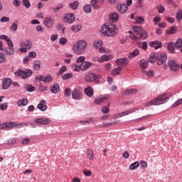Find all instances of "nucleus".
Wrapping results in <instances>:
<instances>
[{
	"label": "nucleus",
	"instance_id": "nucleus-1",
	"mask_svg": "<svg viewBox=\"0 0 182 182\" xmlns=\"http://www.w3.org/2000/svg\"><path fill=\"white\" fill-rule=\"evenodd\" d=\"M100 32L105 36H116L117 33V27L112 23H105L102 26Z\"/></svg>",
	"mask_w": 182,
	"mask_h": 182
},
{
	"label": "nucleus",
	"instance_id": "nucleus-2",
	"mask_svg": "<svg viewBox=\"0 0 182 182\" xmlns=\"http://www.w3.org/2000/svg\"><path fill=\"white\" fill-rule=\"evenodd\" d=\"M87 49V42L85 40H80L73 47V50L76 55H82Z\"/></svg>",
	"mask_w": 182,
	"mask_h": 182
},
{
	"label": "nucleus",
	"instance_id": "nucleus-3",
	"mask_svg": "<svg viewBox=\"0 0 182 182\" xmlns=\"http://www.w3.org/2000/svg\"><path fill=\"white\" fill-rule=\"evenodd\" d=\"M168 100V97H167L166 94H162L154 100L146 102L145 107H149V106H159L160 105H164V103H166Z\"/></svg>",
	"mask_w": 182,
	"mask_h": 182
},
{
	"label": "nucleus",
	"instance_id": "nucleus-4",
	"mask_svg": "<svg viewBox=\"0 0 182 182\" xmlns=\"http://www.w3.org/2000/svg\"><path fill=\"white\" fill-rule=\"evenodd\" d=\"M32 40L31 39H26L24 41H21L20 43V52H22L23 53H26L28 50H30V49L32 48Z\"/></svg>",
	"mask_w": 182,
	"mask_h": 182
},
{
	"label": "nucleus",
	"instance_id": "nucleus-5",
	"mask_svg": "<svg viewBox=\"0 0 182 182\" xmlns=\"http://www.w3.org/2000/svg\"><path fill=\"white\" fill-rule=\"evenodd\" d=\"M133 32L139 35L140 39L144 40L147 39V31L143 28L141 26H134Z\"/></svg>",
	"mask_w": 182,
	"mask_h": 182
},
{
	"label": "nucleus",
	"instance_id": "nucleus-6",
	"mask_svg": "<svg viewBox=\"0 0 182 182\" xmlns=\"http://www.w3.org/2000/svg\"><path fill=\"white\" fill-rule=\"evenodd\" d=\"M15 75L17 76H20L22 79H27L32 75V70H18L17 73H15Z\"/></svg>",
	"mask_w": 182,
	"mask_h": 182
},
{
	"label": "nucleus",
	"instance_id": "nucleus-7",
	"mask_svg": "<svg viewBox=\"0 0 182 182\" xmlns=\"http://www.w3.org/2000/svg\"><path fill=\"white\" fill-rule=\"evenodd\" d=\"M101 78H102V76L97 75L92 73H87L85 77V80H86V82H93L94 80H96V79H101Z\"/></svg>",
	"mask_w": 182,
	"mask_h": 182
},
{
	"label": "nucleus",
	"instance_id": "nucleus-8",
	"mask_svg": "<svg viewBox=\"0 0 182 182\" xmlns=\"http://www.w3.org/2000/svg\"><path fill=\"white\" fill-rule=\"evenodd\" d=\"M156 60H158L157 65H163L167 60V55L164 53H156Z\"/></svg>",
	"mask_w": 182,
	"mask_h": 182
},
{
	"label": "nucleus",
	"instance_id": "nucleus-9",
	"mask_svg": "<svg viewBox=\"0 0 182 182\" xmlns=\"http://www.w3.org/2000/svg\"><path fill=\"white\" fill-rule=\"evenodd\" d=\"M34 123L36 124H50V119L46 117L38 118L34 120Z\"/></svg>",
	"mask_w": 182,
	"mask_h": 182
},
{
	"label": "nucleus",
	"instance_id": "nucleus-10",
	"mask_svg": "<svg viewBox=\"0 0 182 182\" xmlns=\"http://www.w3.org/2000/svg\"><path fill=\"white\" fill-rule=\"evenodd\" d=\"M168 68L173 72H177L180 69V65L173 60H170L168 62Z\"/></svg>",
	"mask_w": 182,
	"mask_h": 182
},
{
	"label": "nucleus",
	"instance_id": "nucleus-11",
	"mask_svg": "<svg viewBox=\"0 0 182 182\" xmlns=\"http://www.w3.org/2000/svg\"><path fill=\"white\" fill-rule=\"evenodd\" d=\"M64 22L66 23H73L75 22V14H66L63 19Z\"/></svg>",
	"mask_w": 182,
	"mask_h": 182
},
{
	"label": "nucleus",
	"instance_id": "nucleus-12",
	"mask_svg": "<svg viewBox=\"0 0 182 182\" xmlns=\"http://www.w3.org/2000/svg\"><path fill=\"white\" fill-rule=\"evenodd\" d=\"M109 99V95H105L104 96H100L98 97H96L94 100V102L95 105H100V103H103V102H105V100H107Z\"/></svg>",
	"mask_w": 182,
	"mask_h": 182
},
{
	"label": "nucleus",
	"instance_id": "nucleus-13",
	"mask_svg": "<svg viewBox=\"0 0 182 182\" xmlns=\"http://www.w3.org/2000/svg\"><path fill=\"white\" fill-rule=\"evenodd\" d=\"M116 63L117 66H122V68H124V66L129 63V59L127 58H119L116 60Z\"/></svg>",
	"mask_w": 182,
	"mask_h": 182
},
{
	"label": "nucleus",
	"instance_id": "nucleus-14",
	"mask_svg": "<svg viewBox=\"0 0 182 182\" xmlns=\"http://www.w3.org/2000/svg\"><path fill=\"white\" fill-rule=\"evenodd\" d=\"M11 85H12V80L10 78H6L2 82V89L4 90H6Z\"/></svg>",
	"mask_w": 182,
	"mask_h": 182
},
{
	"label": "nucleus",
	"instance_id": "nucleus-15",
	"mask_svg": "<svg viewBox=\"0 0 182 182\" xmlns=\"http://www.w3.org/2000/svg\"><path fill=\"white\" fill-rule=\"evenodd\" d=\"M139 66L141 68L142 73H146V69H147V67L149 66V61L146 60H141L139 62Z\"/></svg>",
	"mask_w": 182,
	"mask_h": 182
},
{
	"label": "nucleus",
	"instance_id": "nucleus-16",
	"mask_svg": "<svg viewBox=\"0 0 182 182\" xmlns=\"http://www.w3.org/2000/svg\"><path fill=\"white\" fill-rule=\"evenodd\" d=\"M72 97L75 100H80V99H82V93L79 92V90L74 89L72 91Z\"/></svg>",
	"mask_w": 182,
	"mask_h": 182
},
{
	"label": "nucleus",
	"instance_id": "nucleus-17",
	"mask_svg": "<svg viewBox=\"0 0 182 182\" xmlns=\"http://www.w3.org/2000/svg\"><path fill=\"white\" fill-rule=\"evenodd\" d=\"M37 108L41 112H45L48 109V105H46V101L41 100L39 104L37 105Z\"/></svg>",
	"mask_w": 182,
	"mask_h": 182
},
{
	"label": "nucleus",
	"instance_id": "nucleus-18",
	"mask_svg": "<svg viewBox=\"0 0 182 182\" xmlns=\"http://www.w3.org/2000/svg\"><path fill=\"white\" fill-rule=\"evenodd\" d=\"M38 80L41 82H45L46 83H50V82L53 80V77H52V75L40 76Z\"/></svg>",
	"mask_w": 182,
	"mask_h": 182
},
{
	"label": "nucleus",
	"instance_id": "nucleus-19",
	"mask_svg": "<svg viewBox=\"0 0 182 182\" xmlns=\"http://www.w3.org/2000/svg\"><path fill=\"white\" fill-rule=\"evenodd\" d=\"M84 92L88 97H93V95L95 92L93 91V87L90 86H87L86 88H85Z\"/></svg>",
	"mask_w": 182,
	"mask_h": 182
},
{
	"label": "nucleus",
	"instance_id": "nucleus-20",
	"mask_svg": "<svg viewBox=\"0 0 182 182\" xmlns=\"http://www.w3.org/2000/svg\"><path fill=\"white\" fill-rule=\"evenodd\" d=\"M117 9L120 14H126L127 12L129 7H127V4H121L117 6Z\"/></svg>",
	"mask_w": 182,
	"mask_h": 182
},
{
	"label": "nucleus",
	"instance_id": "nucleus-21",
	"mask_svg": "<svg viewBox=\"0 0 182 182\" xmlns=\"http://www.w3.org/2000/svg\"><path fill=\"white\" fill-rule=\"evenodd\" d=\"M50 90L51 93H54V95H56V93H58L59 90H60V87H59V84L55 83L53 86H52L50 88Z\"/></svg>",
	"mask_w": 182,
	"mask_h": 182
},
{
	"label": "nucleus",
	"instance_id": "nucleus-22",
	"mask_svg": "<svg viewBox=\"0 0 182 182\" xmlns=\"http://www.w3.org/2000/svg\"><path fill=\"white\" fill-rule=\"evenodd\" d=\"M44 25L46 28H51L53 26V20L50 18H46L44 19Z\"/></svg>",
	"mask_w": 182,
	"mask_h": 182
},
{
	"label": "nucleus",
	"instance_id": "nucleus-23",
	"mask_svg": "<svg viewBox=\"0 0 182 182\" xmlns=\"http://www.w3.org/2000/svg\"><path fill=\"white\" fill-rule=\"evenodd\" d=\"M149 46L151 48H154V49H159V48H161V42H160V41H152L149 43Z\"/></svg>",
	"mask_w": 182,
	"mask_h": 182
},
{
	"label": "nucleus",
	"instance_id": "nucleus-24",
	"mask_svg": "<svg viewBox=\"0 0 182 182\" xmlns=\"http://www.w3.org/2000/svg\"><path fill=\"white\" fill-rule=\"evenodd\" d=\"M4 53H6V55H9L11 56L14 55V53H15V49L14 48V47H8L5 48Z\"/></svg>",
	"mask_w": 182,
	"mask_h": 182
},
{
	"label": "nucleus",
	"instance_id": "nucleus-25",
	"mask_svg": "<svg viewBox=\"0 0 182 182\" xmlns=\"http://www.w3.org/2000/svg\"><path fill=\"white\" fill-rule=\"evenodd\" d=\"M87 157L89 160H93V159H95V153L92 149H87Z\"/></svg>",
	"mask_w": 182,
	"mask_h": 182
},
{
	"label": "nucleus",
	"instance_id": "nucleus-26",
	"mask_svg": "<svg viewBox=\"0 0 182 182\" xmlns=\"http://www.w3.org/2000/svg\"><path fill=\"white\" fill-rule=\"evenodd\" d=\"M100 46H103V41L102 40H97L94 41L93 48L95 49H99Z\"/></svg>",
	"mask_w": 182,
	"mask_h": 182
},
{
	"label": "nucleus",
	"instance_id": "nucleus-27",
	"mask_svg": "<svg viewBox=\"0 0 182 182\" xmlns=\"http://www.w3.org/2000/svg\"><path fill=\"white\" fill-rule=\"evenodd\" d=\"M157 53H154L152 54H151L150 57L148 59V61L150 63H154L156 62V60H157Z\"/></svg>",
	"mask_w": 182,
	"mask_h": 182
},
{
	"label": "nucleus",
	"instance_id": "nucleus-28",
	"mask_svg": "<svg viewBox=\"0 0 182 182\" xmlns=\"http://www.w3.org/2000/svg\"><path fill=\"white\" fill-rule=\"evenodd\" d=\"M92 65V63L85 61L82 63L81 65V69L82 70H87V69H89V68H90V65Z\"/></svg>",
	"mask_w": 182,
	"mask_h": 182
},
{
	"label": "nucleus",
	"instance_id": "nucleus-29",
	"mask_svg": "<svg viewBox=\"0 0 182 182\" xmlns=\"http://www.w3.org/2000/svg\"><path fill=\"white\" fill-rule=\"evenodd\" d=\"M134 93H137V89H129L122 92V95H134Z\"/></svg>",
	"mask_w": 182,
	"mask_h": 182
},
{
	"label": "nucleus",
	"instance_id": "nucleus-30",
	"mask_svg": "<svg viewBox=\"0 0 182 182\" xmlns=\"http://www.w3.org/2000/svg\"><path fill=\"white\" fill-rule=\"evenodd\" d=\"M138 47L141 49H144V50H147V43L146 41L139 42L137 41Z\"/></svg>",
	"mask_w": 182,
	"mask_h": 182
},
{
	"label": "nucleus",
	"instance_id": "nucleus-31",
	"mask_svg": "<svg viewBox=\"0 0 182 182\" xmlns=\"http://www.w3.org/2000/svg\"><path fill=\"white\" fill-rule=\"evenodd\" d=\"M122 72V67H117V68H114L112 70L111 73L112 75H114V76H115V75H120V73Z\"/></svg>",
	"mask_w": 182,
	"mask_h": 182
},
{
	"label": "nucleus",
	"instance_id": "nucleus-32",
	"mask_svg": "<svg viewBox=\"0 0 182 182\" xmlns=\"http://www.w3.org/2000/svg\"><path fill=\"white\" fill-rule=\"evenodd\" d=\"M140 166L139 161H135L134 163L132 164L129 166V170H136L139 168V166Z\"/></svg>",
	"mask_w": 182,
	"mask_h": 182
},
{
	"label": "nucleus",
	"instance_id": "nucleus-33",
	"mask_svg": "<svg viewBox=\"0 0 182 182\" xmlns=\"http://www.w3.org/2000/svg\"><path fill=\"white\" fill-rule=\"evenodd\" d=\"M109 18L112 22H116V20L119 19V14H117V13H111L109 14Z\"/></svg>",
	"mask_w": 182,
	"mask_h": 182
},
{
	"label": "nucleus",
	"instance_id": "nucleus-34",
	"mask_svg": "<svg viewBox=\"0 0 182 182\" xmlns=\"http://www.w3.org/2000/svg\"><path fill=\"white\" fill-rule=\"evenodd\" d=\"M140 52L139 49H134L131 53L129 54L128 58H136V56H139Z\"/></svg>",
	"mask_w": 182,
	"mask_h": 182
},
{
	"label": "nucleus",
	"instance_id": "nucleus-35",
	"mask_svg": "<svg viewBox=\"0 0 182 182\" xmlns=\"http://www.w3.org/2000/svg\"><path fill=\"white\" fill-rule=\"evenodd\" d=\"M135 22L136 23H139V25H141L144 23V17L143 16H136L135 18Z\"/></svg>",
	"mask_w": 182,
	"mask_h": 182
},
{
	"label": "nucleus",
	"instance_id": "nucleus-36",
	"mask_svg": "<svg viewBox=\"0 0 182 182\" xmlns=\"http://www.w3.org/2000/svg\"><path fill=\"white\" fill-rule=\"evenodd\" d=\"M128 33H129L130 39H132V41H134V42L139 41V37L136 36L132 31H129Z\"/></svg>",
	"mask_w": 182,
	"mask_h": 182
},
{
	"label": "nucleus",
	"instance_id": "nucleus-37",
	"mask_svg": "<svg viewBox=\"0 0 182 182\" xmlns=\"http://www.w3.org/2000/svg\"><path fill=\"white\" fill-rule=\"evenodd\" d=\"M28 105V100L27 99H23L20 100L17 102L18 106H26Z\"/></svg>",
	"mask_w": 182,
	"mask_h": 182
},
{
	"label": "nucleus",
	"instance_id": "nucleus-38",
	"mask_svg": "<svg viewBox=\"0 0 182 182\" xmlns=\"http://www.w3.org/2000/svg\"><path fill=\"white\" fill-rule=\"evenodd\" d=\"M33 68L34 70H39V69H41V61L40 60L34 61Z\"/></svg>",
	"mask_w": 182,
	"mask_h": 182
},
{
	"label": "nucleus",
	"instance_id": "nucleus-39",
	"mask_svg": "<svg viewBox=\"0 0 182 182\" xmlns=\"http://www.w3.org/2000/svg\"><path fill=\"white\" fill-rule=\"evenodd\" d=\"M61 77L63 79V80H66L68 79H70L71 77H73V73H65L62 75Z\"/></svg>",
	"mask_w": 182,
	"mask_h": 182
},
{
	"label": "nucleus",
	"instance_id": "nucleus-40",
	"mask_svg": "<svg viewBox=\"0 0 182 182\" xmlns=\"http://www.w3.org/2000/svg\"><path fill=\"white\" fill-rule=\"evenodd\" d=\"M107 60H110V56L104 55L101 57V59L99 60L100 63L102 62H107Z\"/></svg>",
	"mask_w": 182,
	"mask_h": 182
},
{
	"label": "nucleus",
	"instance_id": "nucleus-41",
	"mask_svg": "<svg viewBox=\"0 0 182 182\" xmlns=\"http://www.w3.org/2000/svg\"><path fill=\"white\" fill-rule=\"evenodd\" d=\"M16 126V122H6V129H12V127H15Z\"/></svg>",
	"mask_w": 182,
	"mask_h": 182
},
{
	"label": "nucleus",
	"instance_id": "nucleus-42",
	"mask_svg": "<svg viewBox=\"0 0 182 182\" xmlns=\"http://www.w3.org/2000/svg\"><path fill=\"white\" fill-rule=\"evenodd\" d=\"M177 32V27L172 26L168 31H166V33L171 34L176 33Z\"/></svg>",
	"mask_w": 182,
	"mask_h": 182
},
{
	"label": "nucleus",
	"instance_id": "nucleus-43",
	"mask_svg": "<svg viewBox=\"0 0 182 182\" xmlns=\"http://www.w3.org/2000/svg\"><path fill=\"white\" fill-rule=\"evenodd\" d=\"M82 29V26L80 24H77V26H73L72 31L73 32H79Z\"/></svg>",
	"mask_w": 182,
	"mask_h": 182
},
{
	"label": "nucleus",
	"instance_id": "nucleus-44",
	"mask_svg": "<svg viewBox=\"0 0 182 182\" xmlns=\"http://www.w3.org/2000/svg\"><path fill=\"white\" fill-rule=\"evenodd\" d=\"M168 50H169V52H171V53H174V44L173 43H169L168 44Z\"/></svg>",
	"mask_w": 182,
	"mask_h": 182
},
{
	"label": "nucleus",
	"instance_id": "nucleus-45",
	"mask_svg": "<svg viewBox=\"0 0 182 182\" xmlns=\"http://www.w3.org/2000/svg\"><path fill=\"white\" fill-rule=\"evenodd\" d=\"M84 11L85 14H90L92 12V6L90 4H87L84 7Z\"/></svg>",
	"mask_w": 182,
	"mask_h": 182
},
{
	"label": "nucleus",
	"instance_id": "nucleus-46",
	"mask_svg": "<svg viewBox=\"0 0 182 182\" xmlns=\"http://www.w3.org/2000/svg\"><path fill=\"white\" fill-rule=\"evenodd\" d=\"M80 123L82 125H85V124H86V123L87 124L93 123V118H89V119H87L86 120L80 121Z\"/></svg>",
	"mask_w": 182,
	"mask_h": 182
},
{
	"label": "nucleus",
	"instance_id": "nucleus-47",
	"mask_svg": "<svg viewBox=\"0 0 182 182\" xmlns=\"http://www.w3.org/2000/svg\"><path fill=\"white\" fill-rule=\"evenodd\" d=\"M70 6L72 9H77V8H79V1H74L73 3L70 4Z\"/></svg>",
	"mask_w": 182,
	"mask_h": 182
},
{
	"label": "nucleus",
	"instance_id": "nucleus-48",
	"mask_svg": "<svg viewBox=\"0 0 182 182\" xmlns=\"http://www.w3.org/2000/svg\"><path fill=\"white\" fill-rule=\"evenodd\" d=\"M176 18L177 19V21H178L180 22V21H181L182 19V10H179L176 16Z\"/></svg>",
	"mask_w": 182,
	"mask_h": 182
},
{
	"label": "nucleus",
	"instance_id": "nucleus-49",
	"mask_svg": "<svg viewBox=\"0 0 182 182\" xmlns=\"http://www.w3.org/2000/svg\"><path fill=\"white\" fill-rule=\"evenodd\" d=\"M91 6H92V8H95V9H99V6L97 5V0H92Z\"/></svg>",
	"mask_w": 182,
	"mask_h": 182
},
{
	"label": "nucleus",
	"instance_id": "nucleus-50",
	"mask_svg": "<svg viewBox=\"0 0 182 182\" xmlns=\"http://www.w3.org/2000/svg\"><path fill=\"white\" fill-rule=\"evenodd\" d=\"M101 112L102 113H104L105 114H107V113H109V112H110V109L109 108V107H103L101 109Z\"/></svg>",
	"mask_w": 182,
	"mask_h": 182
},
{
	"label": "nucleus",
	"instance_id": "nucleus-51",
	"mask_svg": "<svg viewBox=\"0 0 182 182\" xmlns=\"http://www.w3.org/2000/svg\"><path fill=\"white\" fill-rule=\"evenodd\" d=\"M60 45L65 46L68 43V39L66 38H61L59 41Z\"/></svg>",
	"mask_w": 182,
	"mask_h": 182
},
{
	"label": "nucleus",
	"instance_id": "nucleus-52",
	"mask_svg": "<svg viewBox=\"0 0 182 182\" xmlns=\"http://www.w3.org/2000/svg\"><path fill=\"white\" fill-rule=\"evenodd\" d=\"M73 67L75 68H74L75 72H80V70H82V66L80 65H79L75 64L73 65Z\"/></svg>",
	"mask_w": 182,
	"mask_h": 182
},
{
	"label": "nucleus",
	"instance_id": "nucleus-53",
	"mask_svg": "<svg viewBox=\"0 0 182 182\" xmlns=\"http://www.w3.org/2000/svg\"><path fill=\"white\" fill-rule=\"evenodd\" d=\"M10 30L11 31V32H16V31L18 30V25L14 23L11 26Z\"/></svg>",
	"mask_w": 182,
	"mask_h": 182
},
{
	"label": "nucleus",
	"instance_id": "nucleus-54",
	"mask_svg": "<svg viewBox=\"0 0 182 182\" xmlns=\"http://www.w3.org/2000/svg\"><path fill=\"white\" fill-rule=\"evenodd\" d=\"M85 59H86V57L80 56L76 60V63H83V62H85Z\"/></svg>",
	"mask_w": 182,
	"mask_h": 182
},
{
	"label": "nucleus",
	"instance_id": "nucleus-55",
	"mask_svg": "<svg viewBox=\"0 0 182 182\" xmlns=\"http://www.w3.org/2000/svg\"><path fill=\"white\" fill-rule=\"evenodd\" d=\"M182 103V98L178 100L175 103L172 105V107H177V106H180Z\"/></svg>",
	"mask_w": 182,
	"mask_h": 182
},
{
	"label": "nucleus",
	"instance_id": "nucleus-56",
	"mask_svg": "<svg viewBox=\"0 0 182 182\" xmlns=\"http://www.w3.org/2000/svg\"><path fill=\"white\" fill-rule=\"evenodd\" d=\"M29 143H31V139L29 138L23 139L21 141V144L23 145L29 144Z\"/></svg>",
	"mask_w": 182,
	"mask_h": 182
},
{
	"label": "nucleus",
	"instance_id": "nucleus-57",
	"mask_svg": "<svg viewBox=\"0 0 182 182\" xmlns=\"http://www.w3.org/2000/svg\"><path fill=\"white\" fill-rule=\"evenodd\" d=\"M176 48H181L182 47V39L179 38L176 44H175Z\"/></svg>",
	"mask_w": 182,
	"mask_h": 182
},
{
	"label": "nucleus",
	"instance_id": "nucleus-58",
	"mask_svg": "<svg viewBox=\"0 0 182 182\" xmlns=\"http://www.w3.org/2000/svg\"><path fill=\"white\" fill-rule=\"evenodd\" d=\"M156 9H158L159 14H163L164 12V6L162 5H159L156 7Z\"/></svg>",
	"mask_w": 182,
	"mask_h": 182
},
{
	"label": "nucleus",
	"instance_id": "nucleus-59",
	"mask_svg": "<svg viewBox=\"0 0 182 182\" xmlns=\"http://www.w3.org/2000/svg\"><path fill=\"white\" fill-rule=\"evenodd\" d=\"M35 87L32 85H28V87H26V90L27 92H35Z\"/></svg>",
	"mask_w": 182,
	"mask_h": 182
},
{
	"label": "nucleus",
	"instance_id": "nucleus-60",
	"mask_svg": "<svg viewBox=\"0 0 182 182\" xmlns=\"http://www.w3.org/2000/svg\"><path fill=\"white\" fill-rule=\"evenodd\" d=\"M66 70H68V68H66V66H63L60 68L59 72H58V75H62V73H65V72H66Z\"/></svg>",
	"mask_w": 182,
	"mask_h": 182
},
{
	"label": "nucleus",
	"instance_id": "nucleus-61",
	"mask_svg": "<svg viewBox=\"0 0 182 182\" xmlns=\"http://www.w3.org/2000/svg\"><path fill=\"white\" fill-rule=\"evenodd\" d=\"M70 93H72L71 90L69 88H65L64 95H65V96H67V97H69L70 96Z\"/></svg>",
	"mask_w": 182,
	"mask_h": 182
},
{
	"label": "nucleus",
	"instance_id": "nucleus-62",
	"mask_svg": "<svg viewBox=\"0 0 182 182\" xmlns=\"http://www.w3.org/2000/svg\"><path fill=\"white\" fill-rule=\"evenodd\" d=\"M23 4L26 8H31V3L28 0H23Z\"/></svg>",
	"mask_w": 182,
	"mask_h": 182
},
{
	"label": "nucleus",
	"instance_id": "nucleus-63",
	"mask_svg": "<svg viewBox=\"0 0 182 182\" xmlns=\"http://www.w3.org/2000/svg\"><path fill=\"white\" fill-rule=\"evenodd\" d=\"M105 69L106 70H112V65L110 63H107L105 65Z\"/></svg>",
	"mask_w": 182,
	"mask_h": 182
},
{
	"label": "nucleus",
	"instance_id": "nucleus-64",
	"mask_svg": "<svg viewBox=\"0 0 182 182\" xmlns=\"http://www.w3.org/2000/svg\"><path fill=\"white\" fill-rule=\"evenodd\" d=\"M140 164H141V167H142V168H147V162H146L144 161H141Z\"/></svg>",
	"mask_w": 182,
	"mask_h": 182
}]
</instances>
